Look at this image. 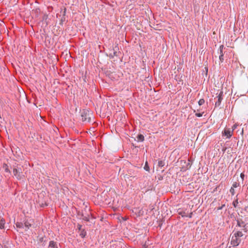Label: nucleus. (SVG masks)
<instances>
[{
  "label": "nucleus",
  "mask_w": 248,
  "mask_h": 248,
  "mask_svg": "<svg viewBox=\"0 0 248 248\" xmlns=\"http://www.w3.org/2000/svg\"><path fill=\"white\" fill-rule=\"evenodd\" d=\"M158 165L159 166L162 167L164 165L163 161H159L158 162Z\"/></svg>",
  "instance_id": "6ab92c4d"
},
{
  "label": "nucleus",
  "mask_w": 248,
  "mask_h": 248,
  "mask_svg": "<svg viewBox=\"0 0 248 248\" xmlns=\"http://www.w3.org/2000/svg\"><path fill=\"white\" fill-rule=\"evenodd\" d=\"M92 113L88 110H83L81 113L82 121L83 122H90Z\"/></svg>",
  "instance_id": "f257e3e1"
},
{
  "label": "nucleus",
  "mask_w": 248,
  "mask_h": 248,
  "mask_svg": "<svg viewBox=\"0 0 248 248\" xmlns=\"http://www.w3.org/2000/svg\"><path fill=\"white\" fill-rule=\"evenodd\" d=\"M240 238L237 237L236 236L233 235L232 237L231 243L233 246H237L240 243Z\"/></svg>",
  "instance_id": "f03ea898"
},
{
  "label": "nucleus",
  "mask_w": 248,
  "mask_h": 248,
  "mask_svg": "<svg viewBox=\"0 0 248 248\" xmlns=\"http://www.w3.org/2000/svg\"><path fill=\"white\" fill-rule=\"evenodd\" d=\"M240 177L242 179V180H243L244 179L245 174L243 173H241L240 174Z\"/></svg>",
  "instance_id": "aec40b11"
},
{
  "label": "nucleus",
  "mask_w": 248,
  "mask_h": 248,
  "mask_svg": "<svg viewBox=\"0 0 248 248\" xmlns=\"http://www.w3.org/2000/svg\"><path fill=\"white\" fill-rule=\"evenodd\" d=\"M223 54L220 53V55L219 56V59L220 61H222V60H223Z\"/></svg>",
  "instance_id": "412c9836"
},
{
  "label": "nucleus",
  "mask_w": 248,
  "mask_h": 248,
  "mask_svg": "<svg viewBox=\"0 0 248 248\" xmlns=\"http://www.w3.org/2000/svg\"><path fill=\"white\" fill-rule=\"evenodd\" d=\"M238 203L237 201H235V202H233V204L234 207H236V204Z\"/></svg>",
  "instance_id": "5701e85b"
},
{
  "label": "nucleus",
  "mask_w": 248,
  "mask_h": 248,
  "mask_svg": "<svg viewBox=\"0 0 248 248\" xmlns=\"http://www.w3.org/2000/svg\"><path fill=\"white\" fill-rule=\"evenodd\" d=\"M5 221L4 219L0 217V229H3L4 228Z\"/></svg>",
  "instance_id": "0eeeda50"
},
{
  "label": "nucleus",
  "mask_w": 248,
  "mask_h": 248,
  "mask_svg": "<svg viewBox=\"0 0 248 248\" xmlns=\"http://www.w3.org/2000/svg\"><path fill=\"white\" fill-rule=\"evenodd\" d=\"M16 226L18 228H23L24 227L23 224L22 223H19V222H17L16 223Z\"/></svg>",
  "instance_id": "ddd939ff"
},
{
  "label": "nucleus",
  "mask_w": 248,
  "mask_h": 248,
  "mask_svg": "<svg viewBox=\"0 0 248 248\" xmlns=\"http://www.w3.org/2000/svg\"><path fill=\"white\" fill-rule=\"evenodd\" d=\"M239 186V184L237 182H234L232 184V187L236 188Z\"/></svg>",
  "instance_id": "dca6fc26"
},
{
  "label": "nucleus",
  "mask_w": 248,
  "mask_h": 248,
  "mask_svg": "<svg viewBox=\"0 0 248 248\" xmlns=\"http://www.w3.org/2000/svg\"><path fill=\"white\" fill-rule=\"evenodd\" d=\"M234 235L236 236L237 237L240 238V237H242L243 235V234L242 232L238 231L235 233L234 234Z\"/></svg>",
  "instance_id": "9b49d317"
},
{
  "label": "nucleus",
  "mask_w": 248,
  "mask_h": 248,
  "mask_svg": "<svg viewBox=\"0 0 248 248\" xmlns=\"http://www.w3.org/2000/svg\"><path fill=\"white\" fill-rule=\"evenodd\" d=\"M204 99H200V100L199 101V102H198V104H199V105L200 106H201V105H203V104H204Z\"/></svg>",
  "instance_id": "4468645a"
},
{
  "label": "nucleus",
  "mask_w": 248,
  "mask_h": 248,
  "mask_svg": "<svg viewBox=\"0 0 248 248\" xmlns=\"http://www.w3.org/2000/svg\"><path fill=\"white\" fill-rule=\"evenodd\" d=\"M23 225L25 227L26 229H29L30 227H31V223L29 221H26L24 222Z\"/></svg>",
  "instance_id": "1a4fd4ad"
},
{
  "label": "nucleus",
  "mask_w": 248,
  "mask_h": 248,
  "mask_svg": "<svg viewBox=\"0 0 248 248\" xmlns=\"http://www.w3.org/2000/svg\"><path fill=\"white\" fill-rule=\"evenodd\" d=\"M223 48H224V46L223 45H221L219 47V50H220V53H223Z\"/></svg>",
  "instance_id": "f3484780"
},
{
  "label": "nucleus",
  "mask_w": 248,
  "mask_h": 248,
  "mask_svg": "<svg viewBox=\"0 0 248 248\" xmlns=\"http://www.w3.org/2000/svg\"><path fill=\"white\" fill-rule=\"evenodd\" d=\"M179 214L181 215L182 217H188L189 218H191L192 217V212L188 213L186 212V211H182L180 212Z\"/></svg>",
  "instance_id": "39448f33"
},
{
  "label": "nucleus",
  "mask_w": 248,
  "mask_h": 248,
  "mask_svg": "<svg viewBox=\"0 0 248 248\" xmlns=\"http://www.w3.org/2000/svg\"><path fill=\"white\" fill-rule=\"evenodd\" d=\"M48 248H57L56 243L53 241H50Z\"/></svg>",
  "instance_id": "9d476101"
},
{
  "label": "nucleus",
  "mask_w": 248,
  "mask_h": 248,
  "mask_svg": "<svg viewBox=\"0 0 248 248\" xmlns=\"http://www.w3.org/2000/svg\"><path fill=\"white\" fill-rule=\"evenodd\" d=\"M144 169L146 171H150V168H149V166L148 165V163H147V161L145 162V166L144 167Z\"/></svg>",
  "instance_id": "f8f14e48"
},
{
  "label": "nucleus",
  "mask_w": 248,
  "mask_h": 248,
  "mask_svg": "<svg viewBox=\"0 0 248 248\" xmlns=\"http://www.w3.org/2000/svg\"><path fill=\"white\" fill-rule=\"evenodd\" d=\"M237 126V125L236 124H234V125L232 126V130H233V131L235 129H236V128Z\"/></svg>",
  "instance_id": "4be33fe9"
},
{
  "label": "nucleus",
  "mask_w": 248,
  "mask_h": 248,
  "mask_svg": "<svg viewBox=\"0 0 248 248\" xmlns=\"http://www.w3.org/2000/svg\"><path fill=\"white\" fill-rule=\"evenodd\" d=\"M222 93H220L217 96V101L216 102V106H219L220 105L221 102L222 100Z\"/></svg>",
  "instance_id": "423d86ee"
},
{
  "label": "nucleus",
  "mask_w": 248,
  "mask_h": 248,
  "mask_svg": "<svg viewBox=\"0 0 248 248\" xmlns=\"http://www.w3.org/2000/svg\"><path fill=\"white\" fill-rule=\"evenodd\" d=\"M138 141H143L144 140V137L143 135L139 134L137 137Z\"/></svg>",
  "instance_id": "6e6552de"
},
{
  "label": "nucleus",
  "mask_w": 248,
  "mask_h": 248,
  "mask_svg": "<svg viewBox=\"0 0 248 248\" xmlns=\"http://www.w3.org/2000/svg\"><path fill=\"white\" fill-rule=\"evenodd\" d=\"M233 133V130H230V129H225L222 132V136H225L226 138L230 139Z\"/></svg>",
  "instance_id": "7ed1b4c3"
},
{
  "label": "nucleus",
  "mask_w": 248,
  "mask_h": 248,
  "mask_svg": "<svg viewBox=\"0 0 248 248\" xmlns=\"http://www.w3.org/2000/svg\"><path fill=\"white\" fill-rule=\"evenodd\" d=\"M21 169L19 170L16 168L14 169L13 173L15 176L18 179H20L22 177V172L20 171Z\"/></svg>",
  "instance_id": "20e7f679"
},
{
  "label": "nucleus",
  "mask_w": 248,
  "mask_h": 248,
  "mask_svg": "<svg viewBox=\"0 0 248 248\" xmlns=\"http://www.w3.org/2000/svg\"><path fill=\"white\" fill-rule=\"evenodd\" d=\"M5 171H6V172H9V170H8V168H6L5 169Z\"/></svg>",
  "instance_id": "b1692460"
},
{
  "label": "nucleus",
  "mask_w": 248,
  "mask_h": 248,
  "mask_svg": "<svg viewBox=\"0 0 248 248\" xmlns=\"http://www.w3.org/2000/svg\"><path fill=\"white\" fill-rule=\"evenodd\" d=\"M230 193L232 194V195H234L235 194V190L233 187H231L230 190Z\"/></svg>",
  "instance_id": "2eb2a0df"
},
{
  "label": "nucleus",
  "mask_w": 248,
  "mask_h": 248,
  "mask_svg": "<svg viewBox=\"0 0 248 248\" xmlns=\"http://www.w3.org/2000/svg\"><path fill=\"white\" fill-rule=\"evenodd\" d=\"M195 115L197 117H202V113H195Z\"/></svg>",
  "instance_id": "a211bd4d"
}]
</instances>
